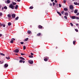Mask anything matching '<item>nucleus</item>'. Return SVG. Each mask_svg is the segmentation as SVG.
Segmentation results:
<instances>
[{
	"label": "nucleus",
	"instance_id": "obj_1",
	"mask_svg": "<svg viewBox=\"0 0 79 79\" xmlns=\"http://www.w3.org/2000/svg\"><path fill=\"white\" fill-rule=\"evenodd\" d=\"M9 7L10 8H11L12 10H14L15 9V6H14L13 5L11 4L10 5H9Z\"/></svg>",
	"mask_w": 79,
	"mask_h": 79
},
{
	"label": "nucleus",
	"instance_id": "obj_2",
	"mask_svg": "<svg viewBox=\"0 0 79 79\" xmlns=\"http://www.w3.org/2000/svg\"><path fill=\"white\" fill-rule=\"evenodd\" d=\"M71 18L73 19H79V17H76V16H72Z\"/></svg>",
	"mask_w": 79,
	"mask_h": 79
},
{
	"label": "nucleus",
	"instance_id": "obj_3",
	"mask_svg": "<svg viewBox=\"0 0 79 79\" xmlns=\"http://www.w3.org/2000/svg\"><path fill=\"white\" fill-rule=\"evenodd\" d=\"M44 60L45 61H47L48 60V57H44Z\"/></svg>",
	"mask_w": 79,
	"mask_h": 79
},
{
	"label": "nucleus",
	"instance_id": "obj_4",
	"mask_svg": "<svg viewBox=\"0 0 79 79\" xmlns=\"http://www.w3.org/2000/svg\"><path fill=\"white\" fill-rule=\"evenodd\" d=\"M14 52H15V53H18V52H19V49H15L14 51Z\"/></svg>",
	"mask_w": 79,
	"mask_h": 79
},
{
	"label": "nucleus",
	"instance_id": "obj_5",
	"mask_svg": "<svg viewBox=\"0 0 79 79\" xmlns=\"http://www.w3.org/2000/svg\"><path fill=\"white\" fill-rule=\"evenodd\" d=\"M10 2H11L10 1V0H7V1H5V2L6 3H7V4L10 3Z\"/></svg>",
	"mask_w": 79,
	"mask_h": 79
},
{
	"label": "nucleus",
	"instance_id": "obj_6",
	"mask_svg": "<svg viewBox=\"0 0 79 79\" xmlns=\"http://www.w3.org/2000/svg\"><path fill=\"white\" fill-rule=\"evenodd\" d=\"M11 16L12 18H15V16H16V15L14 14H12L11 15Z\"/></svg>",
	"mask_w": 79,
	"mask_h": 79
},
{
	"label": "nucleus",
	"instance_id": "obj_7",
	"mask_svg": "<svg viewBox=\"0 0 79 79\" xmlns=\"http://www.w3.org/2000/svg\"><path fill=\"white\" fill-rule=\"evenodd\" d=\"M69 7H70V10H73V8H74V7H73V5L70 6Z\"/></svg>",
	"mask_w": 79,
	"mask_h": 79
},
{
	"label": "nucleus",
	"instance_id": "obj_8",
	"mask_svg": "<svg viewBox=\"0 0 79 79\" xmlns=\"http://www.w3.org/2000/svg\"><path fill=\"white\" fill-rule=\"evenodd\" d=\"M12 39H13V40H12L10 42V43H11V44H13V42H14L13 40H15V39L12 38Z\"/></svg>",
	"mask_w": 79,
	"mask_h": 79
},
{
	"label": "nucleus",
	"instance_id": "obj_9",
	"mask_svg": "<svg viewBox=\"0 0 79 79\" xmlns=\"http://www.w3.org/2000/svg\"><path fill=\"white\" fill-rule=\"evenodd\" d=\"M0 25L1 26H3L4 27H5V25H4L3 24H2V23H0Z\"/></svg>",
	"mask_w": 79,
	"mask_h": 79
},
{
	"label": "nucleus",
	"instance_id": "obj_10",
	"mask_svg": "<svg viewBox=\"0 0 79 79\" xmlns=\"http://www.w3.org/2000/svg\"><path fill=\"white\" fill-rule=\"evenodd\" d=\"M19 58H20V59H21V60H25V59H24V58L22 57H20Z\"/></svg>",
	"mask_w": 79,
	"mask_h": 79
},
{
	"label": "nucleus",
	"instance_id": "obj_11",
	"mask_svg": "<svg viewBox=\"0 0 79 79\" xmlns=\"http://www.w3.org/2000/svg\"><path fill=\"white\" fill-rule=\"evenodd\" d=\"M18 5H16L15 6V9H16V10H17V9H18Z\"/></svg>",
	"mask_w": 79,
	"mask_h": 79
},
{
	"label": "nucleus",
	"instance_id": "obj_12",
	"mask_svg": "<svg viewBox=\"0 0 79 79\" xmlns=\"http://www.w3.org/2000/svg\"><path fill=\"white\" fill-rule=\"evenodd\" d=\"M38 27L40 28V29H42V26L40 25H39L38 26Z\"/></svg>",
	"mask_w": 79,
	"mask_h": 79
},
{
	"label": "nucleus",
	"instance_id": "obj_13",
	"mask_svg": "<svg viewBox=\"0 0 79 79\" xmlns=\"http://www.w3.org/2000/svg\"><path fill=\"white\" fill-rule=\"evenodd\" d=\"M5 67H6V68L8 67V65L7 64H6L4 65Z\"/></svg>",
	"mask_w": 79,
	"mask_h": 79
},
{
	"label": "nucleus",
	"instance_id": "obj_14",
	"mask_svg": "<svg viewBox=\"0 0 79 79\" xmlns=\"http://www.w3.org/2000/svg\"><path fill=\"white\" fill-rule=\"evenodd\" d=\"M37 36H39L41 35V33H39L37 34Z\"/></svg>",
	"mask_w": 79,
	"mask_h": 79
},
{
	"label": "nucleus",
	"instance_id": "obj_15",
	"mask_svg": "<svg viewBox=\"0 0 79 79\" xmlns=\"http://www.w3.org/2000/svg\"><path fill=\"white\" fill-rule=\"evenodd\" d=\"M29 63H30V64H33V61L32 60L31 61H29Z\"/></svg>",
	"mask_w": 79,
	"mask_h": 79
},
{
	"label": "nucleus",
	"instance_id": "obj_16",
	"mask_svg": "<svg viewBox=\"0 0 79 79\" xmlns=\"http://www.w3.org/2000/svg\"><path fill=\"white\" fill-rule=\"evenodd\" d=\"M27 33L28 34H30L31 33V31H30L29 30H28L27 31Z\"/></svg>",
	"mask_w": 79,
	"mask_h": 79
},
{
	"label": "nucleus",
	"instance_id": "obj_17",
	"mask_svg": "<svg viewBox=\"0 0 79 79\" xmlns=\"http://www.w3.org/2000/svg\"><path fill=\"white\" fill-rule=\"evenodd\" d=\"M33 8H34L33 6H30L29 8V9L30 10H32V9H33Z\"/></svg>",
	"mask_w": 79,
	"mask_h": 79
},
{
	"label": "nucleus",
	"instance_id": "obj_18",
	"mask_svg": "<svg viewBox=\"0 0 79 79\" xmlns=\"http://www.w3.org/2000/svg\"><path fill=\"white\" fill-rule=\"evenodd\" d=\"M57 13L58 14H59V15L60 16H61V13H60V12L58 11H57Z\"/></svg>",
	"mask_w": 79,
	"mask_h": 79
},
{
	"label": "nucleus",
	"instance_id": "obj_19",
	"mask_svg": "<svg viewBox=\"0 0 79 79\" xmlns=\"http://www.w3.org/2000/svg\"><path fill=\"white\" fill-rule=\"evenodd\" d=\"M12 5H16V3L15 2H13Z\"/></svg>",
	"mask_w": 79,
	"mask_h": 79
},
{
	"label": "nucleus",
	"instance_id": "obj_20",
	"mask_svg": "<svg viewBox=\"0 0 79 79\" xmlns=\"http://www.w3.org/2000/svg\"><path fill=\"white\" fill-rule=\"evenodd\" d=\"M64 11H68V9H67V8H64Z\"/></svg>",
	"mask_w": 79,
	"mask_h": 79
},
{
	"label": "nucleus",
	"instance_id": "obj_21",
	"mask_svg": "<svg viewBox=\"0 0 79 79\" xmlns=\"http://www.w3.org/2000/svg\"><path fill=\"white\" fill-rule=\"evenodd\" d=\"M76 42V41H73V45H75Z\"/></svg>",
	"mask_w": 79,
	"mask_h": 79
},
{
	"label": "nucleus",
	"instance_id": "obj_22",
	"mask_svg": "<svg viewBox=\"0 0 79 79\" xmlns=\"http://www.w3.org/2000/svg\"><path fill=\"white\" fill-rule=\"evenodd\" d=\"M8 26H11V23L10 22H9L8 23Z\"/></svg>",
	"mask_w": 79,
	"mask_h": 79
},
{
	"label": "nucleus",
	"instance_id": "obj_23",
	"mask_svg": "<svg viewBox=\"0 0 79 79\" xmlns=\"http://www.w3.org/2000/svg\"><path fill=\"white\" fill-rule=\"evenodd\" d=\"M77 11L78 10H74V13H77Z\"/></svg>",
	"mask_w": 79,
	"mask_h": 79
},
{
	"label": "nucleus",
	"instance_id": "obj_24",
	"mask_svg": "<svg viewBox=\"0 0 79 79\" xmlns=\"http://www.w3.org/2000/svg\"><path fill=\"white\" fill-rule=\"evenodd\" d=\"M28 40H29V38H27L25 40V41H27Z\"/></svg>",
	"mask_w": 79,
	"mask_h": 79
},
{
	"label": "nucleus",
	"instance_id": "obj_25",
	"mask_svg": "<svg viewBox=\"0 0 79 79\" xmlns=\"http://www.w3.org/2000/svg\"><path fill=\"white\" fill-rule=\"evenodd\" d=\"M6 58L7 59V60H10V57H6Z\"/></svg>",
	"mask_w": 79,
	"mask_h": 79
},
{
	"label": "nucleus",
	"instance_id": "obj_26",
	"mask_svg": "<svg viewBox=\"0 0 79 79\" xmlns=\"http://www.w3.org/2000/svg\"><path fill=\"white\" fill-rule=\"evenodd\" d=\"M66 16H68V13L65 12L64 14Z\"/></svg>",
	"mask_w": 79,
	"mask_h": 79
},
{
	"label": "nucleus",
	"instance_id": "obj_27",
	"mask_svg": "<svg viewBox=\"0 0 79 79\" xmlns=\"http://www.w3.org/2000/svg\"><path fill=\"white\" fill-rule=\"evenodd\" d=\"M7 16L8 18H10L11 16L10 14H8Z\"/></svg>",
	"mask_w": 79,
	"mask_h": 79
},
{
	"label": "nucleus",
	"instance_id": "obj_28",
	"mask_svg": "<svg viewBox=\"0 0 79 79\" xmlns=\"http://www.w3.org/2000/svg\"><path fill=\"white\" fill-rule=\"evenodd\" d=\"M19 19V17H17L16 18H15V20H18Z\"/></svg>",
	"mask_w": 79,
	"mask_h": 79
},
{
	"label": "nucleus",
	"instance_id": "obj_29",
	"mask_svg": "<svg viewBox=\"0 0 79 79\" xmlns=\"http://www.w3.org/2000/svg\"><path fill=\"white\" fill-rule=\"evenodd\" d=\"M4 9H5L6 10H7V7L6 6H5L4 7Z\"/></svg>",
	"mask_w": 79,
	"mask_h": 79
},
{
	"label": "nucleus",
	"instance_id": "obj_30",
	"mask_svg": "<svg viewBox=\"0 0 79 79\" xmlns=\"http://www.w3.org/2000/svg\"><path fill=\"white\" fill-rule=\"evenodd\" d=\"M0 55H2L3 56H5V54H3L2 53H0Z\"/></svg>",
	"mask_w": 79,
	"mask_h": 79
},
{
	"label": "nucleus",
	"instance_id": "obj_31",
	"mask_svg": "<svg viewBox=\"0 0 79 79\" xmlns=\"http://www.w3.org/2000/svg\"><path fill=\"white\" fill-rule=\"evenodd\" d=\"M74 5H77V2H74Z\"/></svg>",
	"mask_w": 79,
	"mask_h": 79
},
{
	"label": "nucleus",
	"instance_id": "obj_32",
	"mask_svg": "<svg viewBox=\"0 0 79 79\" xmlns=\"http://www.w3.org/2000/svg\"><path fill=\"white\" fill-rule=\"evenodd\" d=\"M29 58H33V56H29Z\"/></svg>",
	"mask_w": 79,
	"mask_h": 79
},
{
	"label": "nucleus",
	"instance_id": "obj_33",
	"mask_svg": "<svg viewBox=\"0 0 79 79\" xmlns=\"http://www.w3.org/2000/svg\"><path fill=\"white\" fill-rule=\"evenodd\" d=\"M53 3V6H54V5H55V4H56L55 2H53L52 3Z\"/></svg>",
	"mask_w": 79,
	"mask_h": 79
},
{
	"label": "nucleus",
	"instance_id": "obj_34",
	"mask_svg": "<svg viewBox=\"0 0 79 79\" xmlns=\"http://www.w3.org/2000/svg\"><path fill=\"white\" fill-rule=\"evenodd\" d=\"M26 49V46H23V50H25Z\"/></svg>",
	"mask_w": 79,
	"mask_h": 79
},
{
	"label": "nucleus",
	"instance_id": "obj_35",
	"mask_svg": "<svg viewBox=\"0 0 79 79\" xmlns=\"http://www.w3.org/2000/svg\"><path fill=\"white\" fill-rule=\"evenodd\" d=\"M70 24L71 25V26H73V23H70Z\"/></svg>",
	"mask_w": 79,
	"mask_h": 79
},
{
	"label": "nucleus",
	"instance_id": "obj_36",
	"mask_svg": "<svg viewBox=\"0 0 79 79\" xmlns=\"http://www.w3.org/2000/svg\"><path fill=\"white\" fill-rule=\"evenodd\" d=\"M19 62H20V63H22V62H23V60H19Z\"/></svg>",
	"mask_w": 79,
	"mask_h": 79
},
{
	"label": "nucleus",
	"instance_id": "obj_37",
	"mask_svg": "<svg viewBox=\"0 0 79 79\" xmlns=\"http://www.w3.org/2000/svg\"><path fill=\"white\" fill-rule=\"evenodd\" d=\"M63 2H64V3H66V1L64 0Z\"/></svg>",
	"mask_w": 79,
	"mask_h": 79
},
{
	"label": "nucleus",
	"instance_id": "obj_38",
	"mask_svg": "<svg viewBox=\"0 0 79 79\" xmlns=\"http://www.w3.org/2000/svg\"><path fill=\"white\" fill-rule=\"evenodd\" d=\"M20 44L22 45H23V44H24V43L23 42H21Z\"/></svg>",
	"mask_w": 79,
	"mask_h": 79
},
{
	"label": "nucleus",
	"instance_id": "obj_39",
	"mask_svg": "<svg viewBox=\"0 0 79 79\" xmlns=\"http://www.w3.org/2000/svg\"><path fill=\"white\" fill-rule=\"evenodd\" d=\"M59 7H60V8L61 7V4H59Z\"/></svg>",
	"mask_w": 79,
	"mask_h": 79
},
{
	"label": "nucleus",
	"instance_id": "obj_40",
	"mask_svg": "<svg viewBox=\"0 0 79 79\" xmlns=\"http://www.w3.org/2000/svg\"><path fill=\"white\" fill-rule=\"evenodd\" d=\"M75 31H76V32H78V30L77 29H75Z\"/></svg>",
	"mask_w": 79,
	"mask_h": 79
},
{
	"label": "nucleus",
	"instance_id": "obj_41",
	"mask_svg": "<svg viewBox=\"0 0 79 79\" xmlns=\"http://www.w3.org/2000/svg\"><path fill=\"white\" fill-rule=\"evenodd\" d=\"M21 55H25V54L21 53Z\"/></svg>",
	"mask_w": 79,
	"mask_h": 79
},
{
	"label": "nucleus",
	"instance_id": "obj_42",
	"mask_svg": "<svg viewBox=\"0 0 79 79\" xmlns=\"http://www.w3.org/2000/svg\"><path fill=\"white\" fill-rule=\"evenodd\" d=\"M64 18L65 19H67V17H66V16H64Z\"/></svg>",
	"mask_w": 79,
	"mask_h": 79
},
{
	"label": "nucleus",
	"instance_id": "obj_43",
	"mask_svg": "<svg viewBox=\"0 0 79 79\" xmlns=\"http://www.w3.org/2000/svg\"><path fill=\"white\" fill-rule=\"evenodd\" d=\"M17 2H20V1H21V0H17Z\"/></svg>",
	"mask_w": 79,
	"mask_h": 79
},
{
	"label": "nucleus",
	"instance_id": "obj_44",
	"mask_svg": "<svg viewBox=\"0 0 79 79\" xmlns=\"http://www.w3.org/2000/svg\"><path fill=\"white\" fill-rule=\"evenodd\" d=\"M2 15V13H0V16H1Z\"/></svg>",
	"mask_w": 79,
	"mask_h": 79
},
{
	"label": "nucleus",
	"instance_id": "obj_45",
	"mask_svg": "<svg viewBox=\"0 0 79 79\" xmlns=\"http://www.w3.org/2000/svg\"><path fill=\"white\" fill-rule=\"evenodd\" d=\"M54 2H55V3H57V1H56V0H55Z\"/></svg>",
	"mask_w": 79,
	"mask_h": 79
},
{
	"label": "nucleus",
	"instance_id": "obj_46",
	"mask_svg": "<svg viewBox=\"0 0 79 79\" xmlns=\"http://www.w3.org/2000/svg\"><path fill=\"white\" fill-rule=\"evenodd\" d=\"M50 6H52V3H50Z\"/></svg>",
	"mask_w": 79,
	"mask_h": 79
},
{
	"label": "nucleus",
	"instance_id": "obj_47",
	"mask_svg": "<svg viewBox=\"0 0 79 79\" xmlns=\"http://www.w3.org/2000/svg\"><path fill=\"white\" fill-rule=\"evenodd\" d=\"M61 13V14H64V11H63Z\"/></svg>",
	"mask_w": 79,
	"mask_h": 79
},
{
	"label": "nucleus",
	"instance_id": "obj_48",
	"mask_svg": "<svg viewBox=\"0 0 79 79\" xmlns=\"http://www.w3.org/2000/svg\"><path fill=\"white\" fill-rule=\"evenodd\" d=\"M31 55H34V54L32 53H31Z\"/></svg>",
	"mask_w": 79,
	"mask_h": 79
},
{
	"label": "nucleus",
	"instance_id": "obj_49",
	"mask_svg": "<svg viewBox=\"0 0 79 79\" xmlns=\"http://www.w3.org/2000/svg\"><path fill=\"white\" fill-rule=\"evenodd\" d=\"M76 15H79V13H77V14Z\"/></svg>",
	"mask_w": 79,
	"mask_h": 79
},
{
	"label": "nucleus",
	"instance_id": "obj_50",
	"mask_svg": "<svg viewBox=\"0 0 79 79\" xmlns=\"http://www.w3.org/2000/svg\"><path fill=\"white\" fill-rule=\"evenodd\" d=\"M2 34H0V37H2Z\"/></svg>",
	"mask_w": 79,
	"mask_h": 79
},
{
	"label": "nucleus",
	"instance_id": "obj_51",
	"mask_svg": "<svg viewBox=\"0 0 79 79\" xmlns=\"http://www.w3.org/2000/svg\"><path fill=\"white\" fill-rule=\"evenodd\" d=\"M23 63H25V61H22Z\"/></svg>",
	"mask_w": 79,
	"mask_h": 79
},
{
	"label": "nucleus",
	"instance_id": "obj_52",
	"mask_svg": "<svg viewBox=\"0 0 79 79\" xmlns=\"http://www.w3.org/2000/svg\"><path fill=\"white\" fill-rule=\"evenodd\" d=\"M76 26H79V24H78V23L76 24Z\"/></svg>",
	"mask_w": 79,
	"mask_h": 79
},
{
	"label": "nucleus",
	"instance_id": "obj_53",
	"mask_svg": "<svg viewBox=\"0 0 79 79\" xmlns=\"http://www.w3.org/2000/svg\"><path fill=\"white\" fill-rule=\"evenodd\" d=\"M2 8V6H1V5H0V9Z\"/></svg>",
	"mask_w": 79,
	"mask_h": 79
},
{
	"label": "nucleus",
	"instance_id": "obj_54",
	"mask_svg": "<svg viewBox=\"0 0 79 79\" xmlns=\"http://www.w3.org/2000/svg\"><path fill=\"white\" fill-rule=\"evenodd\" d=\"M51 1L52 2H53L54 1V0H51Z\"/></svg>",
	"mask_w": 79,
	"mask_h": 79
},
{
	"label": "nucleus",
	"instance_id": "obj_55",
	"mask_svg": "<svg viewBox=\"0 0 79 79\" xmlns=\"http://www.w3.org/2000/svg\"><path fill=\"white\" fill-rule=\"evenodd\" d=\"M77 5H79V2L78 3L77 2Z\"/></svg>",
	"mask_w": 79,
	"mask_h": 79
},
{
	"label": "nucleus",
	"instance_id": "obj_56",
	"mask_svg": "<svg viewBox=\"0 0 79 79\" xmlns=\"http://www.w3.org/2000/svg\"><path fill=\"white\" fill-rule=\"evenodd\" d=\"M2 10H3V8L2 7Z\"/></svg>",
	"mask_w": 79,
	"mask_h": 79
},
{
	"label": "nucleus",
	"instance_id": "obj_57",
	"mask_svg": "<svg viewBox=\"0 0 79 79\" xmlns=\"http://www.w3.org/2000/svg\"><path fill=\"white\" fill-rule=\"evenodd\" d=\"M58 48V47H56V48Z\"/></svg>",
	"mask_w": 79,
	"mask_h": 79
},
{
	"label": "nucleus",
	"instance_id": "obj_58",
	"mask_svg": "<svg viewBox=\"0 0 79 79\" xmlns=\"http://www.w3.org/2000/svg\"><path fill=\"white\" fill-rule=\"evenodd\" d=\"M56 5H57V6H58V4H56Z\"/></svg>",
	"mask_w": 79,
	"mask_h": 79
},
{
	"label": "nucleus",
	"instance_id": "obj_59",
	"mask_svg": "<svg viewBox=\"0 0 79 79\" xmlns=\"http://www.w3.org/2000/svg\"><path fill=\"white\" fill-rule=\"evenodd\" d=\"M0 62H1V61H0Z\"/></svg>",
	"mask_w": 79,
	"mask_h": 79
}]
</instances>
